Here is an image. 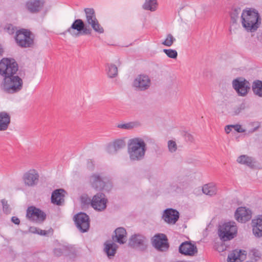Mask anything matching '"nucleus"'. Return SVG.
I'll list each match as a JSON object with an SVG mask.
<instances>
[{"label": "nucleus", "instance_id": "nucleus-1", "mask_svg": "<svg viewBox=\"0 0 262 262\" xmlns=\"http://www.w3.org/2000/svg\"><path fill=\"white\" fill-rule=\"evenodd\" d=\"M146 145L141 138H134L129 140L128 153L131 161H141L144 158Z\"/></svg>", "mask_w": 262, "mask_h": 262}, {"label": "nucleus", "instance_id": "nucleus-2", "mask_svg": "<svg viewBox=\"0 0 262 262\" xmlns=\"http://www.w3.org/2000/svg\"><path fill=\"white\" fill-rule=\"evenodd\" d=\"M243 27L247 31L254 32L259 27L260 24V18L257 11L253 9L244 10L242 16Z\"/></svg>", "mask_w": 262, "mask_h": 262}, {"label": "nucleus", "instance_id": "nucleus-3", "mask_svg": "<svg viewBox=\"0 0 262 262\" xmlns=\"http://www.w3.org/2000/svg\"><path fill=\"white\" fill-rule=\"evenodd\" d=\"M23 81L18 75L6 76L1 84L3 91L9 94H13L20 91L23 88Z\"/></svg>", "mask_w": 262, "mask_h": 262}, {"label": "nucleus", "instance_id": "nucleus-4", "mask_svg": "<svg viewBox=\"0 0 262 262\" xmlns=\"http://www.w3.org/2000/svg\"><path fill=\"white\" fill-rule=\"evenodd\" d=\"M34 35L29 30L22 29L16 32L15 40L21 48L32 47L34 45Z\"/></svg>", "mask_w": 262, "mask_h": 262}, {"label": "nucleus", "instance_id": "nucleus-5", "mask_svg": "<svg viewBox=\"0 0 262 262\" xmlns=\"http://www.w3.org/2000/svg\"><path fill=\"white\" fill-rule=\"evenodd\" d=\"M18 70V64L13 58H3L0 61V75L4 78L16 74Z\"/></svg>", "mask_w": 262, "mask_h": 262}, {"label": "nucleus", "instance_id": "nucleus-6", "mask_svg": "<svg viewBox=\"0 0 262 262\" xmlns=\"http://www.w3.org/2000/svg\"><path fill=\"white\" fill-rule=\"evenodd\" d=\"M68 32L74 37H78L80 35H90L92 30L87 27L84 21L81 19H77L64 33Z\"/></svg>", "mask_w": 262, "mask_h": 262}, {"label": "nucleus", "instance_id": "nucleus-7", "mask_svg": "<svg viewBox=\"0 0 262 262\" xmlns=\"http://www.w3.org/2000/svg\"><path fill=\"white\" fill-rule=\"evenodd\" d=\"M236 233L237 227L234 222L225 223L219 227V236L224 241L233 238Z\"/></svg>", "mask_w": 262, "mask_h": 262}, {"label": "nucleus", "instance_id": "nucleus-8", "mask_svg": "<svg viewBox=\"0 0 262 262\" xmlns=\"http://www.w3.org/2000/svg\"><path fill=\"white\" fill-rule=\"evenodd\" d=\"M26 217L30 221L42 223L46 219L47 215L42 210L31 206L27 209Z\"/></svg>", "mask_w": 262, "mask_h": 262}, {"label": "nucleus", "instance_id": "nucleus-9", "mask_svg": "<svg viewBox=\"0 0 262 262\" xmlns=\"http://www.w3.org/2000/svg\"><path fill=\"white\" fill-rule=\"evenodd\" d=\"M84 11L85 13L87 23L91 26L95 32L103 33L104 32L103 28L101 26L96 18L94 9L93 8H85Z\"/></svg>", "mask_w": 262, "mask_h": 262}, {"label": "nucleus", "instance_id": "nucleus-10", "mask_svg": "<svg viewBox=\"0 0 262 262\" xmlns=\"http://www.w3.org/2000/svg\"><path fill=\"white\" fill-rule=\"evenodd\" d=\"M148 240L145 236L141 234L132 235L129 239L128 245L140 251H145L148 246Z\"/></svg>", "mask_w": 262, "mask_h": 262}, {"label": "nucleus", "instance_id": "nucleus-11", "mask_svg": "<svg viewBox=\"0 0 262 262\" xmlns=\"http://www.w3.org/2000/svg\"><path fill=\"white\" fill-rule=\"evenodd\" d=\"M232 86L240 96H245L250 89V82L244 78H238L232 81Z\"/></svg>", "mask_w": 262, "mask_h": 262}, {"label": "nucleus", "instance_id": "nucleus-12", "mask_svg": "<svg viewBox=\"0 0 262 262\" xmlns=\"http://www.w3.org/2000/svg\"><path fill=\"white\" fill-rule=\"evenodd\" d=\"M152 246L158 251H166L169 247L168 238L163 233L156 234L151 239Z\"/></svg>", "mask_w": 262, "mask_h": 262}, {"label": "nucleus", "instance_id": "nucleus-13", "mask_svg": "<svg viewBox=\"0 0 262 262\" xmlns=\"http://www.w3.org/2000/svg\"><path fill=\"white\" fill-rule=\"evenodd\" d=\"M77 228L81 232H86L90 228V218L85 213L80 212L74 216Z\"/></svg>", "mask_w": 262, "mask_h": 262}, {"label": "nucleus", "instance_id": "nucleus-14", "mask_svg": "<svg viewBox=\"0 0 262 262\" xmlns=\"http://www.w3.org/2000/svg\"><path fill=\"white\" fill-rule=\"evenodd\" d=\"M107 199L105 195L101 192L97 193L92 198V207L98 211H102L106 208Z\"/></svg>", "mask_w": 262, "mask_h": 262}, {"label": "nucleus", "instance_id": "nucleus-15", "mask_svg": "<svg viewBox=\"0 0 262 262\" xmlns=\"http://www.w3.org/2000/svg\"><path fill=\"white\" fill-rule=\"evenodd\" d=\"M91 182L92 187L98 190H105L108 191L112 187L110 183H106L105 179L101 177L99 174H94L91 177Z\"/></svg>", "mask_w": 262, "mask_h": 262}, {"label": "nucleus", "instance_id": "nucleus-16", "mask_svg": "<svg viewBox=\"0 0 262 262\" xmlns=\"http://www.w3.org/2000/svg\"><path fill=\"white\" fill-rule=\"evenodd\" d=\"M150 80L145 75H139L134 80L133 86L139 91H145L149 88Z\"/></svg>", "mask_w": 262, "mask_h": 262}, {"label": "nucleus", "instance_id": "nucleus-17", "mask_svg": "<svg viewBox=\"0 0 262 262\" xmlns=\"http://www.w3.org/2000/svg\"><path fill=\"white\" fill-rule=\"evenodd\" d=\"M180 216L179 212L172 208H167L164 210L162 219L169 224H175Z\"/></svg>", "mask_w": 262, "mask_h": 262}, {"label": "nucleus", "instance_id": "nucleus-18", "mask_svg": "<svg viewBox=\"0 0 262 262\" xmlns=\"http://www.w3.org/2000/svg\"><path fill=\"white\" fill-rule=\"evenodd\" d=\"M39 174L35 169H31L26 172L23 176V180L26 185L33 187L37 184Z\"/></svg>", "mask_w": 262, "mask_h": 262}, {"label": "nucleus", "instance_id": "nucleus-19", "mask_svg": "<svg viewBox=\"0 0 262 262\" xmlns=\"http://www.w3.org/2000/svg\"><path fill=\"white\" fill-rule=\"evenodd\" d=\"M252 217L251 211L244 207L237 208L235 212V217L237 221L241 223H245L249 221Z\"/></svg>", "mask_w": 262, "mask_h": 262}, {"label": "nucleus", "instance_id": "nucleus-20", "mask_svg": "<svg viewBox=\"0 0 262 262\" xmlns=\"http://www.w3.org/2000/svg\"><path fill=\"white\" fill-rule=\"evenodd\" d=\"M179 252L185 255L193 256L198 252L196 246L190 242L182 243L179 248Z\"/></svg>", "mask_w": 262, "mask_h": 262}, {"label": "nucleus", "instance_id": "nucleus-21", "mask_svg": "<svg viewBox=\"0 0 262 262\" xmlns=\"http://www.w3.org/2000/svg\"><path fill=\"white\" fill-rule=\"evenodd\" d=\"M44 0H29L26 3V8L31 13H37L43 8Z\"/></svg>", "mask_w": 262, "mask_h": 262}, {"label": "nucleus", "instance_id": "nucleus-22", "mask_svg": "<svg viewBox=\"0 0 262 262\" xmlns=\"http://www.w3.org/2000/svg\"><path fill=\"white\" fill-rule=\"evenodd\" d=\"M251 225L253 234L258 237L262 236V215H258L252 220Z\"/></svg>", "mask_w": 262, "mask_h": 262}, {"label": "nucleus", "instance_id": "nucleus-23", "mask_svg": "<svg viewBox=\"0 0 262 262\" xmlns=\"http://www.w3.org/2000/svg\"><path fill=\"white\" fill-rule=\"evenodd\" d=\"M66 191L63 189H57L53 191L51 202L57 205H61L64 202Z\"/></svg>", "mask_w": 262, "mask_h": 262}, {"label": "nucleus", "instance_id": "nucleus-24", "mask_svg": "<svg viewBox=\"0 0 262 262\" xmlns=\"http://www.w3.org/2000/svg\"><path fill=\"white\" fill-rule=\"evenodd\" d=\"M115 235L113 236L114 241L123 244L126 242V231L123 227L117 228L114 231Z\"/></svg>", "mask_w": 262, "mask_h": 262}, {"label": "nucleus", "instance_id": "nucleus-25", "mask_svg": "<svg viewBox=\"0 0 262 262\" xmlns=\"http://www.w3.org/2000/svg\"><path fill=\"white\" fill-rule=\"evenodd\" d=\"M246 256V251L243 250H234L232 253L228 256V262H236L238 260H243Z\"/></svg>", "mask_w": 262, "mask_h": 262}, {"label": "nucleus", "instance_id": "nucleus-26", "mask_svg": "<svg viewBox=\"0 0 262 262\" xmlns=\"http://www.w3.org/2000/svg\"><path fill=\"white\" fill-rule=\"evenodd\" d=\"M10 123V117L9 115L5 112L0 113V131L6 130Z\"/></svg>", "mask_w": 262, "mask_h": 262}, {"label": "nucleus", "instance_id": "nucleus-27", "mask_svg": "<svg viewBox=\"0 0 262 262\" xmlns=\"http://www.w3.org/2000/svg\"><path fill=\"white\" fill-rule=\"evenodd\" d=\"M217 189L214 183H210L204 185L202 187L203 192L209 196H213L216 194Z\"/></svg>", "mask_w": 262, "mask_h": 262}, {"label": "nucleus", "instance_id": "nucleus-28", "mask_svg": "<svg viewBox=\"0 0 262 262\" xmlns=\"http://www.w3.org/2000/svg\"><path fill=\"white\" fill-rule=\"evenodd\" d=\"M237 162L250 167L254 166L255 164L254 159L252 157H249L245 155H241L238 157L237 159Z\"/></svg>", "mask_w": 262, "mask_h": 262}, {"label": "nucleus", "instance_id": "nucleus-29", "mask_svg": "<svg viewBox=\"0 0 262 262\" xmlns=\"http://www.w3.org/2000/svg\"><path fill=\"white\" fill-rule=\"evenodd\" d=\"M105 248L104 250L108 257L114 256L116 253L118 246L114 243H108L106 242L104 244Z\"/></svg>", "mask_w": 262, "mask_h": 262}, {"label": "nucleus", "instance_id": "nucleus-30", "mask_svg": "<svg viewBox=\"0 0 262 262\" xmlns=\"http://www.w3.org/2000/svg\"><path fill=\"white\" fill-rule=\"evenodd\" d=\"M158 5L157 0H145L142 5V8L153 12L157 10Z\"/></svg>", "mask_w": 262, "mask_h": 262}, {"label": "nucleus", "instance_id": "nucleus-31", "mask_svg": "<svg viewBox=\"0 0 262 262\" xmlns=\"http://www.w3.org/2000/svg\"><path fill=\"white\" fill-rule=\"evenodd\" d=\"M252 89L255 95L262 98V81L254 80L252 83Z\"/></svg>", "mask_w": 262, "mask_h": 262}, {"label": "nucleus", "instance_id": "nucleus-32", "mask_svg": "<svg viewBox=\"0 0 262 262\" xmlns=\"http://www.w3.org/2000/svg\"><path fill=\"white\" fill-rule=\"evenodd\" d=\"M108 69H107V75L110 78H114L117 76L118 75V68L116 65L114 64H107Z\"/></svg>", "mask_w": 262, "mask_h": 262}, {"label": "nucleus", "instance_id": "nucleus-33", "mask_svg": "<svg viewBox=\"0 0 262 262\" xmlns=\"http://www.w3.org/2000/svg\"><path fill=\"white\" fill-rule=\"evenodd\" d=\"M125 146V143L123 140L118 139L114 141L113 146L115 152H117V150L124 147Z\"/></svg>", "mask_w": 262, "mask_h": 262}, {"label": "nucleus", "instance_id": "nucleus-34", "mask_svg": "<svg viewBox=\"0 0 262 262\" xmlns=\"http://www.w3.org/2000/svg\"><path fill=\"white\" fill-rule=\"evenodd\" d=\"M175 41V38L171 34H168L165 40L162 42V44L167 47H170Z\"/></svg>", "mask_w": 262, "mask_h": 262}, {"label": "nucleus", "instance_id": "nucleus-35", "mask_svg": "<svg viewBox=\"0 0 262 262\" xmlns=\"http://www.w3.org/2000/svg\"><path fill=\"white\" fill-rule=\"evenodd\" d=\"M80 201L83 206H86L89 205L92 206V199L89 198L88 195L84 194L81 196Z\"/></svg>", "mask_w": 262, "mask_h": 262}, {"label": "nucleus", "instance_id": "nucleus-36", "mask_svg": "<svg viewBox=\"0 0 262 262\" xmlns=\"http://www.w3.org/2000/svg\"><path fill=\"white\" fill-rule=\"evenodd\" d=\"M163 51L169 58L176 59L178 56V53L175 50L163 49Z\"/></svg>", "mask_w": 262, "mask_h": 262}, {"label": "nucleus", "instance_id": "nucleus-37", "mask_svg": "<svg viewBox=\"0 0 262 262\" xmlns=\"http://www.w3.org/2000/svg\"><path fill=\"white\" fill-rule=\"evenodd\" d=\"M136 126L135 122H128L123 124H119L117 125V127L119 128L130 129L134 128Z\"/></svg>", "mask_w": 262, "mask_h": 262}, {"label": "nucleus", "instance_id": "nucleus-38", "mask_svg": "<svg viewBox=\"0 0 262 262\" xmlns=\"http://www.w3.org/2000/svg\"><path fill=\"white\" fill-rule=\"evenodd\" d=\"M169 151L171 152H175L177 149V145L175 141L169 140L168 142Z\"/></svg>", "mask_w": 262, "mask_h": 262}, {"label": "nucleus", "instance_id": "nucleus-39", "mask_svg": "<svg viewBox=\"0 0 262 262\" xmlns=\"http://www.w3.org/2000/svg\"><path fill=\"white\" fill-rule=\"evenodd\" d=\"M1 202L3 205L4 212L6 214L9 213L10 212V209L9 208V205L8 204L7 201L3 199Z\"/></svg>", "mask_w": 262, "mask_h": 262}, {"label": "nucleus", "instance_id": "nucleus-40", "mask_svg": "<svg viewBox=\"0 0 262 262\" xmlns=\"http://www.w3.org/2000/svg\"><path fill=\"white\" fill-rule=\"evenodd\" d=\"M5 30L9 34H13L15 32L16 28L12 24H7L5 27Z\"/></svg>", "mask_w": 262, "mask_h": 262}, {"label": "nucleus", "instance_id": "nucleus-41", "mask_svg": "<svg viewBox=\"0 0 262 262\" xmlns=\"http://www.w3.org/2000/svg\"><path fill=\"white\" fill-rule=\"evenodd\" d=\"M245 108V104L244 103H241L234 110V115H237L239 114L242 110Z\"/></svg>", "mask_w": 262, "mask_h": 262}, {"label": "nucleus", "instance_id": "nucleus-42", "mask_svg": "<svg viewBox=\"0 0 262 262\" xmlns=\"http://www.w3.org/2000/svg\"><path fill=\"white\" fill-rule=\"evenodd\" d=\"M185 139L187 141L192 142L193 141V137L190 134L185 132L183 135Z\"/></svg>", "mask_w": 262, "mask_h": 262}, {"label": "nucleus", "instance_id": "nucleus-43", "mask_svg": "<svg viewBox=\"0 0 262 262\" xmlns=\"http://www.w3.org/2000/svg\"><path fill=\"white\" fill-rule=\"evenodd\" d=\"M232 126L233 128L235 129V130H236L238 133H242L245 132V129H243L241 127V126L239 124L232 125Z\"/></svg>", "mask_w": 262, "mask_h": 262}, {"label": "nucleus", "instance_id": "nucleus-44", "mask_svg": "<svg viewBox=\"0 0 262 262\" xmlns=\"http://www.w3.org/2000/svg\"><path fill=\"white\" fill-rule=\"evenodd\" d=\"M237 18V10H235L234 13H232L231 14V18L233 23H234L236 21V19Z\"/></svg>", "mask_w": 262, "mask_h": 262}, {"label": "nucleus", "instance_id": "nucleus-45", "mask_svg": "<svg viewBox=\"0 0 262 262\" xmlns=\"http://www.w3.org/2000/svg\"><path fill=\"white\" fill-rule=\"evenodd\" d=\"M50 230H41L39 228L38 234L41 235H47L49 234L50 232Z\"/></svg>", "mask_w": 262, "mask_h": 262}, {"label": "nucleus", "instance_id": "nucleus-46", "mask_svg": "<svg viewBox=\"0 0 262 262\" xmlns=\"http://www.w3.org/2000/svg\"><path fill=\"white\" fill-rule=\"evenodd\" d=\"M54 253L56 256H60L62 254V251L60 248H55L54 250Z\"/></svg>", "mask_w": 262, "mask_h": 262}, {"label": "nucleus", "instance_id": "nucleus-47", "mask_svg": "<svg viewBox=\"0 0 262 262\" xmlns=\"http://www.w3.org/2000/svg\"><path fill=\"white\" fill-rule=\"evenodd\" d=\"M11 221L16 225H19L20 223L19 219L16 216L12 217Z\"/></svg>", "mask_w": 262, "mask_h": 262}, {"label": "nucleus", "instance_id": "nucleus-48", "mask_svg": "<svg viewBox=\"0 0 262 262\" xmlns=\"http://www.w3.org/2000/svg\"><path fill=\"white\" fill-rule=\"evenodd\" d=\"M233 128L232 125H228L225 126V130L227 134H229Z\"/></svg>", "mask_w": 262, "mask_h": 262}, {"label": "nucleus", "instance_id": "nucleus-49", "mask_svg": "<svg viewBox=\"0 0 262 262\" xmlns=\"http://www.w3.org/2000/svg\"><path fill=\"white\" fill-rule=\"evenodd\" d=\"M38 230H39V228L34 227H31L30 228V232L33 233L38 234Z\"/></svg>", "mask_w": 262, "mask_h": 262}, {"label": "nucleus", "instance_id": "nucleus-50", "mask_svg": "<svg viewBox=\"0 0 262 262\" xmlns=\"http://www.w3.org/2000/svg\"><path fill=\"white\" fill-rule=\"evenodd\" d=\"M259 124H258L256 127H255L253 128L252 132L256 131L259 128Z\"/></svg>", "mask_w": 262, "mask_h": 262}, {"label": "nucleus", "instance_id": "nucleus-51", "mask_svg": "<svg viewBox=\"0 0 262 262\" xmlns=\"http://www.w3.org/2000/svg\"><path fill=\"white\" fill-rule=\"evenodd\" d=\"M254 255L257 257H259V255L257 254V255H256L255 254H254Z\"/></svg>", "mask_w": 262, "mask_h": 262}]
</instances>
